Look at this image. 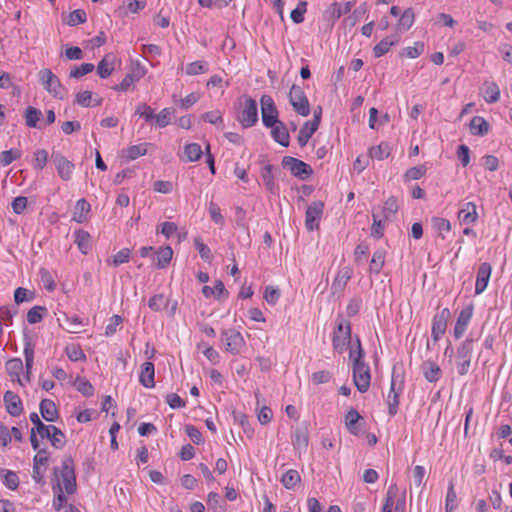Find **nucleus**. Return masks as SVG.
Here are the masks:
<instances>
[{
  "label": "nucleus",
  "mask_w": 512,
  "mask_h": 512,
  "mask_svg": "<svg viewBox=\"0 0 512 512\" xmlns=\"http://www.w3.org/2000/svg\"><path fill=\"white\" fill-rule=\"evenodd\" d=\"M349 359L353 364L354 384L359 392L364 393L370 387L371 374L369 365L364 361V351L358 337L350 346Z\"/></svg>",
  "instance_id": "obj_1"
},
{
  "label": "nucleus",
  "mask_w": 512,
  "mask_h": 512,
  "mask_svg": "<svg viewBox=\"0 0 512 512\" xmlns=\"http://www.w3.org/2000/svg\"><path fill=\"white\" fill-rule=\"evenodd\" d=\"M76 490V478L71 459H65L62 462L60 473L55 471V483L53 484L54 506L62 507L66 502L64 493L72 494Z\"/></svg>",
  "instance_id": "obj_2"
},
{
  "label": "nucleus",
  "mask_w": 512,
  "mask_h": 512,
  "mask_svg": "<svg viewBox=\"0 0 512 512\" xmlns=\"http://www.w3.org/2000/svg\"><path fill=\"white\" fill-rule=\"evenodd\" d=\"M38 78L44 89L53 97L58 99L65 98L67 91L61 84L59 78L50 70L42 69L38 73Z\"/></svg>",
  "instance_id": "obj_3"
},
{
  "label": "nucleus",
  "mask_w": 512,
  "mask_h": 512,
  "mask_svg": "<svg viewBox=\"0 0 512 512\" xmlns=\"http://www.w3.org/2000/svg\"><path fill=\"white\" fill-rule=\"evenodd\" d=\"M351 326L349 321L343 319L342 317H338L337 325L333 332V348L339 352L343 353L348 344H351Z\"/></svg>",
  "instance_id": "obj_4"
},
{
  "label": "nucleus",
  "mask_w": 512,
  "mask_h": 512,
  "mask_svg": "<svg viewBox=\"0 0 512 512\" xmlns=\"http://www.w3.org/2000/svg\"><path fill=\"white\" fill-rule=\"evenodd\" d=\"M473 353V340H464L456 352V367L460 375H466L469 371Z\"/></svg>",
  "instance_id": "obj_5"
},
{
  "label": "nucleus",
  "mask_w": 512,
  "mask_h": 512,
  "mask_svg": "<svg viewBox=\"0 0 512 512\" xmlns=\"http://www.w3.org/2000/svg\"><path fill=\"white\" fill-rule=\"evenodd\" d=\"M221 340L225 346V350L234 355L239 354L245 346V340L242 334L234 328L222 330Z\"/></svg>",
  "instance_id": "obj_6"
},
{
  "label": "nucleus",
  "mask_w": 512,
  "mask_h": 512,
  "mask_svg": "<svg viewBox=\"0 0 512 512\" xmlns=\"http://www.w3.org/2000/svg\"><path fill=\"white\" fill-rule=\"evenodd\" d=\"M289 101L294 110L301 116H308L310 113L309 101L301 87L293 85L289 93Z\"/></svg>",
  "instance_id": "obj_7"
},
{
  "label": "nucleus",
  "mask_w": 512,
  "mask_h": 512,
  "mask_svg": "<svg viewBox=\"0 0 512 512\" xmlns=\"http://www.w3.org/2000/svg\"><path fill=\"white\" fill-rule=\"evenodd\" d=\"M282 165L293 176L302 180L307 179L312 174V168L308 164L294 157L285 156L282 160Z\"/></svg>",
  "instance_id": "obj_8"
},
{
  "label": "nucleus",
  "mask_w": 512,
  "mask_h": 512,
  "mask_svg": "<svg viewBox=\"0 0 512 512\" xmlns=\"http://www.w3.org/2000/svg\"><path fill=\"white\" fill-rule=\"evenodd\" d=\"M262 122L266 127L273 126L280 122L278 120V111L274 100L269 95H263L260 99Z\"/></svg>",
  "instance_id": "obj_9"
},
{
  "label": "nucleus",
  "mask_w": 512,
  "mask_h": 512,
  "mask_svg": "<svg viewBox=\"0 0 512 512\" xmlns=\"http://www.w3.org/2000/svg\"><path fill=\"white\" fill-rule=\"evenodd\" d=\"M324 204L321 201H313L306 209L305 226L307 230L313 231L319 227L323 215Z\"/></svg>",
  "instance_id": "obj_10"
},
{
  "label": "nucleus",
  "mask_w": 512,
  "mask_h": 512,
  "mask_svg": "<svg viewBox=\"0 0 512 512\" xmlns=\"http://www.w3.org/2000/svg\"><path fill=\"white\" fill-rule=\"evenodd\" d=\"M51 160L55 165V168L60 178L64 181L70 180L75 168L74 164L65 156H63L60 152L56 151L52 152Z\"/></svg>",
  "instance_id": "obj_11"
},
{
  "label": "nucleus",
  "mask_w": 512,
  "mask_h": 512,
  "mask_svg": "<svg viewBox=\"0 0 512 512\" xmlns=\"http://www.w3.org/2000/svg\"><path fill=\"white\" fill-rule=\"evenodd\" d=\"M450 315V310L444 308L433 317L431 336L435 342L445 334Z\"/></svg>",
  "instance_id": "obj_12"
},
{
  "label": "nucleus",
  "mask_w": 512,
  "mask_h": 512,
  "mask_svg": "<svg viewBox=\"0 0 512 512\" xmlns=\"http://www.w3.org/2000/svg\"><path fill=\"white\" fill-rule=\"evenodd\" d=\"M239 121L244 127H251L258 121V108L255 100L251 98L245 100Z\"/></svg>",
  "instance_id": "obj_13"
},
{
  "label": "nucleus",
  "mask_w": 512,
  "mask_h": 512,
  "mask_svg": "<svg viewBox=\"0 0 512 512\" xmlns=\"http://www.w3.org/2000/svg\"><path fill=\"white\" fill-rule=\"evenodd\" d=\"M472 315H473V306L472 305H469L460 311L458 318L456 320L454 329H453V335L456 339H460L464 335V333L467 329V326L472 318Z\"/></svg>",
  "instance_id": "obj_14"
},
{
  "label": "nucleus",
  "mask_w": 512,
  "mask_h": 512,
  "mask_svg": "<svg viewBox=\"0 0 512 512\" xmlns=\"http://www.w3.org/2000/svg\"><path fill=\"white\" fill-rule=\"evenodd\" d=\"M492 267L489 263L483 262L479 265L475 283V294L479 295L485 291L490 280Z\"/></svg>",
  "instance_id": "obj_15"
},
{
  "label": "nucleus",
  "mask_w": 512,
  "mask_h": 512,
  "mask_svg": "<svg viewBox=\"0 0 512 512\" xmlns=\"http://www.w3.org/2000/svg\"><path fill=\"white\" fill-rule=\"evenodd\" d=\"M41 438L48 439L51 445L56 449H62L66 444L65 434L54 425H49Z\"/></svg>",
  "instance_id": "obj_16"
},
{
  "label": "nucleus",
  "mask_w": 512,
  "mask_h": 512,
  "mask_svg": "<svg viewBox=\"0 0 512 512\" xmlns=\"http://www.w3.org/2000/svg\"><path fill=\"white\" fill-rule=\"evenodd\" d=\"M458 220L461 224H472L478 219V213L475 203L466 202L458 211Z\"/></svg>",
  "instance_id": "obj_17"
},
{
  "label": "nucleus",
  "mask_w": 512,
  "mask_h": 512,
  "mask_svg": "<svg viewBox=\"0 0 512 512\" xmlns=\"http://www.w3.org/2000/svg\"><path fill=\"white\" fill-rule=\"evenodd\" d=\"M4 402L7 412L12 416H19L22 411V401L19 396L12 391H7L4 395Z\"/></svg>",
  "instance_id": "obj_18"
},
{
  "label": "nucleus",
  "mask_w": 512,
  "mask_h": 512,
  "mask_svg": "<svg viewBox=\"0 0 512 512\" xmlns=\"http://www.w3.org/2000/svg\"><path fill=\"white\" fill-rule=\"evenodd\" d=\"M421 370L425 379L431 383L437 382L442 375L440 366L431 360L424 361Z\"/></svg>",
  "instance_id": "obj_19"
},
{
  "label": "nucleus",
  "mask_w": 512,
  "mask_h": 512,
  "mask_svg": "<svg viewBox=\"0 0 512 512\" xmlns=\"http://www.w3.org/2000/svg\"><path fill=\"white\" fill-rule=\"evenodd\" d=\"M154 376V364L152 362L143 363L139 375V382L146 388H153L155 386Z\"/></svg>",
  "instance_id": "obj_20"
},
{
  "label": "nucleus",
  "mask_w": 512,
  "mask_h": 512,
  "mask_svg": "<svg viewBox=\"0 0 512 512\" xmlns=\"http://www.w3.org/2000/svg\"><path fill=\"white\" fill-rule=\"evenodd\" d=\"M40 413L47 422H54L58 419L59 414L55 403L50 399H43L40 403Z\"/></svg>",
  "instance_id": "obj_21"
},
{
  "label": "nucleus",
  "mask_w": 512,
  "mask_h": 512,
  "mask_svg": "<svg viewBox=\"0 0 512 512\" xmlns=\"http://www.w3.org/2000/svg\"><path fill=\"white\" fill-rule=\"evenodd\" d=\"M400 40V37L399 35L397 34H394V35H390V36H387L386 38H384L383 40H381L374 48H373V53H374V56L375 57H381L383 56L384 54H386L390 48L397 44Z\"/></svg>",
  "instance_id": "obj_22"
},
{
  "label": "nucleus",
  "mask_w": 512,
  "mask_h": 512,
  "mask_svg": "<svg viewBox=\"0 0 512 512\" xmlns=\"http://www.w3.org/2000/svg\"><path fill=\"white\" fill-rule=\"evenodd\" d=\"M351 9H352L351 2L333 3L327 9L326 14L329 17V19L335 21V20H338L341 16L349 13L351 11Z\"/></svg>",
  "instance_id": "obj_23"
},
{
  "label": "nucleus",
  "mask_w": 512,
  "mask_h": 512,
  "mask_svg": "<svg viewBox=\"0 0 512 512\" xmlns=\"http://www.w3.org/2000/svg\"><path fill=\"white\" fill-rule=\"evenodd\" d=\"M271 128V134L273 139L278 142L280 145L287 147L289 145V133L287 128L282 122H278L273 126H269Z\"/></svg>",
  "instance_id": "obj_24"
},
{
  "label": "nucleus",
  "mask_w": 512,
  "mask_h": 512,
  "mask_svg": "<svg viewBox=\"0 0 512 512\" xmlns=\"http://www.w3.org/2000/svg\"><path fill=\"white\" fill-rule=\"evenodd\" d=\"M318 129V120L307 121L299 131L298 142L301 146L307 144L311 136Z\"/></svg>",
  "instance_id": "obj_25"
},
{
  "label": "nucleus",
  "mask_w": 512,
  "mask_h": 512,
  "mask_svg": "<svg viewBox=\"0 0 512 512\" xmlns=\"http://www.w3.org/2000/svg\"><path fill=\"white\" fill-rule=\"evenodd\" d=\"M90 209L91 206L85 199L82 198L78 200L73 211L72 220L77 223H83L86 220Z\"/></svg>",
  "instance_id": "obj_26"
},
{
  "label": "nucleus",
  "mask_w": 512,
  "mask_h": 512,
  "mask_svg": "<svg viewBox=\"0 0 512 512\" xmlns=\"http://www.w3.org/2000/svg\"><path fill=\"white\" fill-rule=\"evenodd\" d=\"M292 443L295 449L305 450L308 446V432L306 427L298 426L293 435Z\"/></svg>",
  "instance_id": "obj_27"
},
{
  "label": "nucleus",
  "mask_w": 512,
  "mask_h": 512,
  "mask_svg": "<svg viewBox=\"0 0 512 512\" xmlns=\"http://www.w3.org/2000/svg\"><path fill=\"white\" fill-rule=\"evenodd\" d=\"M367 11L368 7L366 3L359 5L348 17L343 20L344 26L353 28L358 22L361 21Z\"/></svg>",
  "instance_id": "obj_28"
},
{
  "label": "nucleus",
  "mask_w": 512,
  "mask_h": 512,
  "mask_svg": "<svg viewBox=\"0 0 512 512\" xmlns=\"http://www.w3.org/2000/svg\"><path fill=\"white\" fill-rule=\"evenodd\" d=\"M115 57L112 54L106 55L98 64L97 73L105 79L109 77L114 70Z\"/></svg>",
  "instance_id": "obj_29"
},
{
  "label": "nucleus",
  "mask_w": 512,
  "mask_h": 512,
  "mask_svg": "<svg viewBox=\"0 0 512 512\" xmlns=\"http://www.w3.org/2000/svg\"><path fill=\"white\" fill-rule=\"evenodd\" d=\"M155 254L156 267L159 269H163L167 267V265L170 263L173 256V250L170 246L160 247Z\"/></svg>",
  "instance_id": "obj_30"
},
{
  "label": "nucleus",
  "mask_w": 512,
  "mask_h": 512,
  "mask_svg": "<svg viewBox=\"0 0 512 512\" xmlns=\"http://www.w3.org/2000/svg\"><path fill=\"white\" fill-rule=\"evenodd\" d=\"M261 178L266 189L275 194L278 191V186L274 181V176L272 173V166L267 164L261 171Z\"/></svg>",
  "instance_id": "obj_31"
},
{
  "label": "nucleus",
  "mask_w": 512,
  "mask_h": 512,
  "mask_svg": "<svg viewBox=\"0 0 512 512\" xmlns=\"http://www.w3.org/2000/svg\"><path fill=\"white\" fill-rule=\"evenodd\" d=\"M398 494H399L398 486L396 484H391L388 487L385 501H384L381 512H392L393 507L395 508V506H396L397 502H395V499L398 496Z\"/></svg>",
  "instance_id": "obj_32"
},
{
  "label": "nucleus",
  "mask_w": 512,
  "mask_h": 512,
  "mask_svg": "<svg viewBox=\"0 0 512 512\" xmlns=\"http://www.w3.org/2000/svg\"><path fill=\"white\" fill-rule=\"evenodd\" d=\"M433 229L438 233V235L442 238H446V234L451 231V223L449 220L442 217H433L431 219Z\"/></svg>",
  "instance_id": "obj_33"
},
{
  "label": "nucleus",
  "mask_w": 512,
  "mask_h": 512,
  "mask_svg": "<svg viewBox=\"0 0 512 512\" xmlns=\"http://www.w3.org/2000/svg\"><path fill=\"white\" fill-rule=\"evenodd\" d=\"M395 379L392 377L390 391L387 396L388 410L391 416L397 413L400 392L396 391Z\"/></svg>",
  "instance_id": "obj_34"
},
{
  "label": "nucleus",
  "mask_w": 512,
  "mask_h": 512,
  "mask_svg": "<svg viewBox=\"0 0 512 512\" xmlns=\"http://www.w3.org/2000/svg\"><path fill=\"white\" fill-rule=\"evenodd\" d=\"M361 418V415L355 409H351L347 412L345 416V425L351 434H359L360 429L357 426V423Z\"/></svg>",
  "instance_id": "obj_35"
},
{
  "label": "nucleus",
  "mask_w": 512,
  "mask_h": 512,
  "mask_svg": "<svg viewBox=\"0 0 512 512\" xmlns=\"http://www.w3.org/2000/svg\"><path fill=\"white\" fill-rule=\"evenodd\" d=\"M391 154V146L386 142H382L377 146L371 147L369 155L372 159L384 160Z\"/></svg>",
  "instance_id": "obj_36"
},
{
  "label": "nucleus",
  "mask_w": 512,
  "mask_h": 512,
  "mask_svg": "<svg viewBox=\"0 0 512 512\" xmlns=\"http://www.w3.org/2000/svg\"><path fill=\"white\" fill-rule=\"evenodd\" d=\"M300 475L297 470L289 469L281 477V483L286 489H294L300 483Z\"/></svg>",
  "instance_id": "obj_37"
},
{
  "label": "nucleus",
  "mask_w": 512,
  "mask_h": 512,
  "mask_svg": "<svg viewBox=\"0 0 512 512\" xmlns=\"http://www.w3.org/2000/svg\"><path fill=\"white\" fill-rule=\"evenodd\" d=\"M7 373L12 377V379L16 378L17 381L22 385V382L19 378L21 371L23 370V363L19 358H13L6 362L5 365Z\"/></svg>",
  "instance_id": "obj_38"
},
{
  "label": "nucleus",
  "mask_w": 512,
  "mask_h": 512,
  "mask_svg": "<svg viewBox=\"0 0 512 512\" xmlns=\"http://www.w3.org/2000/svg\"><path fill=\"white\" fill-rule=\"evenodd\" d=\"M470 130L474 135H485L489 130V124L483 117L475 116L470 122Z\"/></svg>",
  "instance_id": "obj_39"
},
{
  "label": "nucleus",
  "mask_w": 512,
  "mask_h": 512,
  "mask_svg": "<svg viewBox=\"0 0 512 512\" xmlns=\"http://www.w3.org/2000/svg\"><path fill=\"white\" fill-rule=\"evenodd\" d=\"M415 20V15L412 9H406L399 18L397 23V30L399 32H404L409 30Z\"/></svg>",
  "instance_id": "obj_40"
},
{
  "label": "nucleus",
  "mask_w": 512,
  "mask_h": 512,
  "mask_svg": "<svg viewBox=\"0 0 512 512\" xmlns=\"http://www.w3.org/2000/svg\"><path fill=\"white\" fill-rule=\"evenodd\" d=\"M75 243L83 254H87L90 250V235L88 232L78 230L74 233Z\"/></svg>",
  "instance_id": "obj_41"
},
{
  "label": "nucleus",
  "mask_w": 512,
  "mask_h": 512,
  "mask_svg": "<svg viewBox=\"0 0 512 512\" xmlns=\"http://www.w3.org/2000/svg\"><path fill=\"white\" fill-rule=\"evenodd\" d=\"M149 143H140L137 145H132L127 148L123 154L128 160H135L140 156H143L147 153V148Z\"/></svg>",
  "instance_id": "obj_42"
},
{
  "label": "nucleus",
  "mask_w": 512,
  "mask_h": 512,
  "mask_svg": "<svg viewBox=\"0 0 512 512\" xmlns=\"http://www.w3.org/2000/svg\"><path fill=\"white\" fill-rule=\"evenodd\" d=\"M386 252L384 249H377L372 256L370 271L378 274L384 266Z\"/></svg>",
  "instance_id": "obj_43"
},
{
  "label": "nucleus",
  "mask_w": 512,
  "mask_h": 512,
  "mask_svg": "<svg viewBox=\"0 0 512 512\" xmlns=\"http://www.w3.org/2000/svg\"><path fill=\"white\" fill-rule=\"evenodd\" d=\"M500 89L496 83H488L483 90V98L487 103H495L499 100Z\"/></svg>",
  "instance_id": "obj_44"
},
{
  "label": "nucleus",
  "mask_w": 512,
  "mask_h": 512,
  "mask_svg": "<svg viewBox=\"0 0 512 512\" xmlns=\"http://www.w3.org/2000/svg\"><path fill=\"white\" fill-rule=\"evenodd\" d=\"M41 116H42V113L39 109L31 107V106L28 107L25 110V114H24L26 125L29 128L38 127V122L40 121Z\"/></svg>",
  "instance_id": "obj_45"
},
{
  "label": "nucleus",
  "mask_w": 512,
  "mask_h": 512,
  "mask_svg": "<svg viewBox=\"0 0 512 512\" xmlns=\"http://www.w3.org/2000/svg\"><path fill=\"white\" fill-rule=\"evenodd\" d=\"M202 293L206 298H220L226 293V289L222 281H216L214 287L204 286L202 288Z\"/></svg>",
  "instance_id": "obj_46"
},
{
  "label": "nucleus",
  "mask_w": 512,
  "mask_h": 512,
  "mask_svg": "<svg viewBox=\"0 0 512 512\" xmlns=\"http://www.w3.org/2000/svg\"><path fill=\"white\" fill-rule=\"evenodd\" d=\"M66 330L70 333H77L79 328L87 325V319H82L76 315L65 316Z\"/></svg>",
  "instance_id": "obj_47"
},
{
  "label": "nucleus",
  "mask_w": 512,
  "mask_h": 512,
  "mask_svg": "<svg viewBox=\"0 0 512 512\" xmlns=\"http://www.w3.org/2000/svg\"><path fill=\"white\" fill-rule=\"evenodd\" d=\"M48 157V152L45 149H37L33 154V168L36 170H42L47 164Z\"/></svg>",
  "instance_id": "obj_48"
},
{
  "label": "nucleus",
  "mask_w": 512,
  "mask_h": 512,
  "mask_svg": "<svg viewBox=\"0 0 512 512\" xmlns=\"http://www.w3.org/2000/svg\"><path fill=\"white\" fill-rule=\"evenodd\" d=\"M76 102L83 107L99 106L101 104V99H96L92 103V92L85 90L77 94Z\"/></svg>",
  "instance_id": "obj_49"
},
{
  "label": "nucleus",
  "mask_w": 512,
  "mask_h": 512,
  "mask_svg": "<svg viewBox=\"0 0 512 512\" xmlns=\"http://www.w3.org/2000/svg\"><path fill=\"white\" fill-rule=\"evenodd\" d=\"M208 71V63L206 61L191 62L186 66V74L189 76L204 74Z\"/></svg>",
  "instance_id": "obj_50"
},
{
  "label": "nucleus",
  "mask_w": 512,
  "mask_h": 512,
  "mask_svg": "<svg viewBox=\"0 0 512 512\" xmlns=\"http://www.w3.org/2000/svg\"><path fill=\"white\" fill-rule=\"evenodd\" d=\"M184 155L187 161L194 162L200 159L202 155L201 146L197 143H191L185 146Z\"/></svg>",
  "instance_id": "obj_51"
},
{
  "label": "nucleus",
  "mask_w": 512,
  "mask_h": 512,
  "mask_svg": "<svg viewBox=\"0 0 512 512\" xmlns=\"http://www.w3.org/2000/svg\"><path fill=\"white\" fill-rule=\"evenodd\" d=\"M174 111L170 108L162 109L157 115L154 114L153 120H155L156 125L160 128H164L169 125L172 115Z\"/></svg>",
  "instance_id": "obj_52"
},
{
  "label": "nucleus",
  "mask_w": 512,
  "mask_h": 512,
  "mask_svg": "<svg viewBox=\"0 0 512 512\" xmlns=\"http://www.w3.org/2000/svg\"><path fill=\"white\" fill-rule=\"evenodd\" d=\"M167 304L168 300L163 294H156L148 301V306L153 311H161Z\"/></svg>",
  "instance_id": "obj_53"
},
{
  "label": "nucleus",
  "mask_w": 512,
  "mask_h": 512,
  "mask_svg": "<svg viewBox=\"0 0 512 512\" xmlns=\"http://www.w3.org/2000/svg\"><path fill=\"white\" fill-rule=\"evenodd\" d=\"M21 152L17 149H10L0 153V165L8 166L13 161L20 158Z\"/></svg>",
  "instance_id": "obj_54"
},
{
  "label": "nucleus",
  "mask_w": 512,
  "mask_h": 512,
  "mask_svg": "<svg viewBox=\"0 0 512 512\" xmlns=\"http://www.w3.org/2000/svg\"><path fill=\"white\" fill-rule=\"evenodd\" d=\"M208 213H209L212 221L215 224L220 225V226L224 225V223H225L224 217L221 213L220 207L216 203H214V202L209 203Z\"/></svg>",
  "instance_id": "obj_55"
},
{
  "label": "nucleus",
  "mask_w": 512,
  "mask_h": 512,
  "mask_svg": "<svg viewBox=\"0 0 512 512\" xmlns=\"http://www.w3.org/2000/svg\"><path fill=\"white\" fill-rule=\"evenodd\" d=\"M457 507V494L452 484L448 487L446 500H445V512H454Z\"/></svg>",
  "instance_id": "obj_56"
},
{
  "label": "nucleus",
  "mask_w": 512,
  "mask_h": 512,
  "mask_svg": "<svg viewBox=\"0 0 512 512\" xmlns=\"http://www.w3.org/2000/svg\"><path fill=\"white\" fill-rule=\"evenodd\" d=\"M307 11V2L300 1L296 8L291 12V19L294 23L299 24L304 21V14Z\"/></svg>",
  "instance_id": "obj_57"
},
{
  "label": "nucleus",
  "mask_w": 512,
  "mask_h": 512,
  "mask_svg": "<svg viewBox=\"0 0 512 512\" xmlns=\"http://www.w3.org/2000/svg\"><path fill=\"white\" fill-rule=\"evenodd\" d=\"M144 75V72L140 73L139 75H133V74H127L122 82L115 87L117 91H127L134 85L136 81H138L142 76Z\"/></svg>",
  "instance_id": "obj_58"
},
{
  "label": "nucleus",
  "mask_w": 512,
  "mask_h": 512,
  "mask_svg": "<svg viewBox=\"0 0 512 512\" xmlns=\"http://www.w3.org/2000/svg\"><path fill=\"white\" fill-rule=\"evenodd\" d=\"M65 351H66L67 357L71 361L76 362V361H80V360H84L85 359V354L83 353V351L80 348V346H78L76 344L68 345L66 347Z\"/></svg>",
  "instance_id": "obj_59"
},
{
  "label": "nucleus",
  "mask_w": 512,
  "mask_h": 512,
  "mask_svg": "<svg viewBox=\"0 0 512 512\" xmlns=\"http://www.w3.org/2000/svg\"><path fill=\"white\" fill-rule=\"evenodd\" d=\"M423 51L424 44L422 42H416L413 46L404 48L401 55L414 59L420 56L423 53Z\"/></svg>",
  "instance_id": "obj_60"
},
{
  "label": "nucleus",
  "mask_w": 512,
  "mask_h": 512,
  "mask_svg": "<svg viewBox=\"0 0 512 512\" xmlns=\"http://www.w3.org/2000/svg\"><path fill=\"white\" fill-rule=\"evenodd\" d=\"M200 98H201V94L199 92H192V93L188 94L186 97L180 99L178 101V104L182 109H188L189 107H191L195 103H197ZM174 102L177 103L176 100H174Z\"/></svg>",
  "instance_id": "obj_61"
},
{
  "label": "nucleus",
  "mask_w": 512,
  "mask_h": 512,
  "mask_svg": "<svg viewBox=\"0 0 512 512\" xmlns=\"http://www.w3.org/2000/svg\"><path fill=\"white\" fill-rule=\"evenodd\" d=\"M45 311L44 307L34 306L27 313V321L30 324H36L40 322L43 318V313Z\"/></svg>",
  "instance_id": "obj_62"
},
{
  "label": "nucleus",
  "mask_w": 512,
  "mask_h": 512,
  "mask_svg": "<svg viewBox=\"0 0 512 512\" xmlns=\"http://www.w3.org/2000/svg\"><path fill=\"white\" fill-rule=\"evenodd\" d=\"M94 70V65L91 63H83L70 71V77L80 78Z\"/></svg>",
  "instance_id": "obj_63"
},
{
  "label": "nucleus",
  "mask_w": 512,
  "mask_h": 512,
  "mask_svg": "<svg viewBox=\"0 0 512 512\" xmlns=\"http://www.w3.org/2000/svg\"><path fill=\"white\" fill-rule=\"evenodd\" d=\"M426 173L424 165H419L408 169L404 175L406 180H418Z\"/></svg>",
  "instance_id": "obj_64"
}]
</instances>
